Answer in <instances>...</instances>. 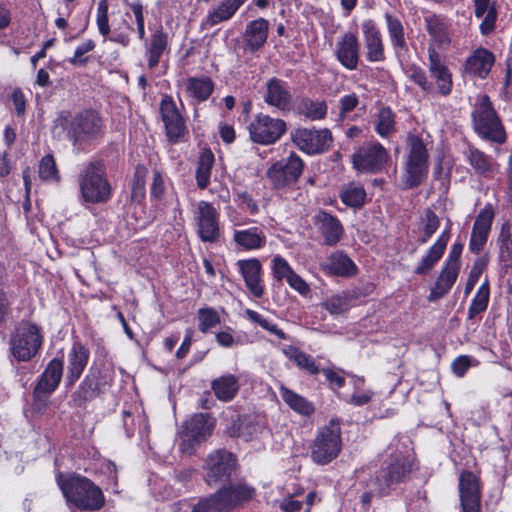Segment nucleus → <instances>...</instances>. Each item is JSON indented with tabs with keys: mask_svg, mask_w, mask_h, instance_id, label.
I'll use <instances>...</instances> for the list:
<instances>
[{
	"mask_svg": "<svg viewBox=\"0 0 512 512\" xmlns=\"http://www.w3.org/2000/svg\"><path fill=\"white\" fill-rule=\"evenodd\" d=\"M56 481L69 507L81 511H97L105 504L102 490L85 476L58 474Z\"/></svg>",
	"mask_w": 512,
	"mask_h": 512,
	"instance_id": "1",
	"label": "nucleus"
},
{
	"mask_svg": "<svg viewBox=\"0 0 512 512\" xmlns=\"http://www.w3.org/2000/svg\"><path fill=\"white\" fill-rule=\"evenodd\" d=\"M78 183L80 197L85 203L102 204L111 198V185L106 177L103 164L98 161L89 162L81 170Z\"/></svg>",
	"mask_w": 512,
	"mask_h": 512,
	"instance_id": "2",
	"label": "nucleus"
},
{
	"mask_svg": "<svg viewBox=\"0 0 512 512\" xmlns=\"http://www.w3.org/2000/svg\"><path fill=\"white\" fill-rule=\"evenodd\" d=\"M474 131L482 139L503 144L506 141L504 126L488 95H483L471 113Z\"/></svg>",
	"mask_w": 512,
	"mask_h": 512,
	"instance_id": "3",
	"label": "nucleus"
},
{
	"mask_svg": "<svg viewBox=\"0 0 512 512\" xmlns=\"http://www.w3.org/2000/svg\"><path fill=\"white\" fill-rule=\"evenodd\" d=\"M42 335L37 325L29 322L20 323L11 334L9 351L12 357L21 362L29 361L39 351Z\"/></svg>",
	"mask_w": 512,
	"mask_h": 512,
	"instance_id": "4",
	"label": "nucleus"
},
{
	"mask_svg": "<svg viewBox=\"0 0 512 512\" xmlns=\"http://www.w3.org/2000/svg\"><path fill=\"white\" fill-rule=\"evenodd\" d=\"M408 154L405 164L406 184L409 188L420 185L428 173V150L423 140L409 134L406 140Z\"/></svg>",
	"mask_w": 512,
	"mask_h": 512,
	"instance_id": "5",
	"label": "nucleus"
},
{
	"mask_svg": "<svg viewBox=\"0 0 512 512\" xmlns=\"http://www.w3.org/2000/svg\"><path fill=\"white\" fill-rule=\"evenodd\" d=\"M215 426V420L204 413L194 414L184 423L180 433L179 450L186 455H192L197 447L211 434Z\"/></svg>",
	"mask_w": 512,
	"mask_h": 512,
	"instance_id": "6",
	"label": "nucleus"
},
{
	"mask_svg": "<svg viewBox=\"0 0 512 512\" xmlns=\"http://www.w3.org/2000/svg\"><path fill=\"white\" fill-rule=\"evenodd\" d=\"M63 375V361L52 359L41 374L33 390V408L42 412L50 403L51 394L57 389Z\"/></svg>",
	"mask_w": 512,
	"mask_h": 512,
	"instance_id": "7",
	"label": "nucleus"
},
{
	"mask_svg": "<svg viewBox=\"0 0 512 512\" xmlns=\"http://www.w3.org/2000/svg\"><path fill=\"white\" fill-rule=\"evenodd\" d=\"M237 459L229 451L219 449L208 454L205 464V481L209 486L230 481L237 470Z\"/></svg>",
	"mask_w": 512,
	"mask_h": 512,
	"instance_id": "8",
	"label": "nucleus"
},
{
	"mask_svg": "<svg viewBox=\"0 0 512 512\" xmlns=\"http://www.w3.org/2000/svg\"><path fill=\"white\" fill-rule=\"evenodd\" d=\"M103 120L98 112L85 110L77 113L68 123L67 135L74 145L95 139L102 131Z\"/></svg>",
	"mask_w": 512,
	"mask_h": 512,
	"instance_id": "9",
	"label": "nucleus"
},
{
	"mask_svg": "<svg viewBox=\"0 0 512 512\" xmlns=\"http://www.w3.org/2000/svg\"><path fill=\"white\" fill-rule=\"evenodd\" d=\"M126 15H122L120 20H113L111 30L108 18V3L106 0H101L98 3L96 24L99 33L108 38L110 41L118 43L122 46H128L130 42V33L133 31V27L126 19Z\"/></svg>",
	"mask_w": 512,
	"mask_h": 512,
	"instance_id": "10",
	"label": "nucleus"
},
{
	"mask_svg": "<svg viewBox=\"0 0 512 512\" xmlns=\"http://www.w3.org/2000/svg\"><path fill=\"white\" fill-rule=\"evenodd\" d=\"M389 160V153L379 142H368L352 155L353 167L361 173H378Z\"/></svg>",
	"mask_w": 512,
	"mask_h": 512,
	"instance_id": "11",
	"label": "nucleus"
},
{
	"mask_svg": "<svg viewBox=\"0 0 512 512\" xmlns=\"http://www.w3.org/2000/svg\"><path fill=\"white\" fill-rule=\"evenodd\" d=\"M412 465L404 456H395L386 467L382 468L372 479L375 491L380 495H387L391 488L403 482L411 472Z\"/></svg>",
	"mask_w": 512,
	"mask_h": 512,
	"instance_id": "12",
	"label": "nucleus"
},
{
	"mask_svg": "<svg viewBox=\"0 0 512 512\" xmlns=\"http://www.w3.org/2000/svg\"><path fill=\"white\" fill-rule=\"evenodd\" d=\"M250 139L261 145H270L278 141L286 132V123L282 119L258 114L249 124Z\"/></svg>",
	"mask_w": 512,
	"mask_h": 512,
	"instance_id": "13",
	"label": "nucleus"
},
{
	"mask_svg": "<svg viewBox=\"0 0 512 512\" xmlns=\"http://www.w3.org/2000/svg\"><path fill=\"white\" fill-rule=\"evenodd\" d=\"M303 171L301 158L291 153L287 158L273 163L267 170L266 176L275 188H284L294 184Z\"/></svg>",
	"mask_w": 512,
	"mask_h": 512,
	"instance_id": "14",
	"label": "nucleus"
},
{
	"mask_svg": "<svg viewBox=\"0 0 512 512\" xmlns=\"http://www.w3.org/2000/svg\"><path fill=\"white\" fill-rule=\"evenodd\" d=\"M197 233L201 241L215 243L221 236L219 213L206 201H200L195 211Z\"/></svg>",
	"mask_w": 512,
	"mask_h": 512,
	"instance_id": "15",
	"label": "nucleus"
},
{
	"mask_svg": "<svg viewBox=\"0 0 512 512\" xmlns=\"http://www.w3.org/2000/svg\"><path fill=\"white\" fill-rule=\"evenodd\" d=\"M160 113L165 125L166 135L173 143L179 142L187 132L185 120L170 96H165L160 103Z\"/></svg>",
	"mask_w": 512,
	"mask_h": 512,
	"instance_id": "16",
	"label": "nucleus"
},
{
	"mask_svg": "<svg viewBox=\"0 0 512 512\" xmlns=\"http://www.w3.org/2000/svg\"><path fill=\"white\" fill-rule=\"evenodd\" d=\"M494 216L495 211L491 204L485 205L478 213L469 241V249L472 253L478 254L483 250L488 240Z\"/></svg>",
	"mask_w": 512,
	"mask_h": 512,
	"instance_id": "17",
	"label": "nucleus"
},
{
	"mask_svg": "<svg viewBox=\"0 0 512 512\" xmlns=\"http://www.w3.org/2000/svg\"><path fill=\"white\" fill-rule=\"evenodd\" d=\"M459 494L463 512L480 511V489L477 477L463 471L459 477Z\"/></svg>",
	"mask_w": 512,
	"mask_h": 512,
	"instance_id": "18",
	"label": "nucleus"
},
{
	"mask_svg": "<svg viewBox=\"0 0 512 512\" xmlns=\"http://www.w3.org/2000/svg\"><path fill=\"white\" fill-rule=\"evenodd\" d=\"M233 241L242 250H259L266 244V235L259 226L244 228L242 224L233 222Z\"/></svg>",
	"mask_w": 512,
	"mask_h": 512,
	"instance_id": "19",
	"label": "nucleus"
},
{
	"mask_svg": "<svg viewBox=\"0 0 512 512\" xmlns=\"http://www.w3.org/2000/svg\"><path fill=\"white\" fill-rule=\"evenodd\" d=\"M322 465L335 459L342 448L340 419L333 418L322 429Z\"/></svg>",
	"mask_w": 512,
	"mask_h": 512,
	"instance_id": "20",
	"label": "nucleus"
},
{
	"mask_svg": "<svg viewBox=\"0 0 512 512\" xmlns=\"http://www.w3.org/2000/svg\"><path fill=\"white\" fill-rule=\"evenodd\" d=\"M429 72L435 79L441 95L446 96L452 90V75L440 54L432 47L428 48Z\"/></svg>",
	"mask_w": 512,
	"mask_h": 512,
	"instance_id": "21",
	"label": "nucleus"
},
{
	"mask_svg": "<svg viewBox=\"0 0 512 512\" xmlns=\"http://www.w3.org/2000/svg\"><path fill=\"white\" fill-rule=\"evenodd\" d=\"M264 101L281 111L290 110L292 95L286 82L276 77L269 79L266 83V91L263 95Z\"/></svg>",
	"mask_w": 512,
	"mask_h": 512,
	"instance_id": "22",
	"label": "nucleus"
},
{
	"mask_svg": "<svg viewBox=\"0 0 512 512\" xmlns=\"http://www.w3.org/2000/svg\"><path fill=\"white\" fill-rule=\"evenodd\" d=\"M237 266L248 290L254 297L261 298L264 294V285L261 278L262 266L260 261L256 258L239 260Z\"/></svg>",
	"mask_w": 512,
	"mask_h": 512,
	"instance_id": "23",
	"label": "nucleus"
},
{
	"mask_svg": "<svg viewBox=\"0 0 512 512\" xmlns=\"http://www.w3.org/2000/svg\"><path fill=\"white\" fill-rule=\"evenodd\" d=\"M322 270L331 276L351 278L357 275L358 267L354 261L343 251H335L327 258Z\"/></svg>",
	"mask_w": 512,
	"mask_h": 512,
	"instance_id": "24",
	"label": "nucleus"
},
{
	"mask_svg": "<svg viewBox=\"0 0 512 512\" xmlns=\"http://www.w3.org/2000/svg\"><path fill=\"white\" fill-rule=\"evenodd\" d=\"M364 36V47L366 49V58L369 62H379L385 59L384 45L380 31L372 20L363 22L362 26Z\"/></svg>",
	"mask_w": 512,
	"mask_h": 512,
	"instance_id": "25",
	"label": "nucleus"
},
{
	"mask_svg": "<svg viewBox=\"0 0 512 512\" xmlns=\"http://www.w3.org/2000/svg\"><path fill=\"white\" fill-rule=\"evenodd\" d=\"M247 0H221L210 9L202 25L207 28L231 20Z\"/></svg>",
	"mask_w": 512,
	"mask_h": 512,
	"instance_id": "26",
	"label": "nucleus"
},
{
	"mask_svg": "<svg viewBox=\"0 0 512 512\" xmlns=\"http://www.w3.org/2000/svg\"><path fill=\"white\" fill-rule=\"evenodd\" d=\"M90 352L81 343H74L70 352L68 353V368L66 375V383L72 386L82 375L88 360Z\"/></svg>",
	"mask_w": 512,
	"mask_h": 512,
	"instance_id": "27",
	"label": "nucleus"
},
{
	"mask_svg": "<svg viewBox=\"0 0 512 512\" xmlns=\"http://www.w3.org/2000/svg\"><path fill=\"white\" fill-rule=\"evenodd\" d=\"M449 239L450 228L447 227L436 242L429 248L427 254L422 257L414 273L417 275H427L443 256Z\"/></svg>",
	"mask_w": 512,
	"mask_h": 512,
	"instance_id": "28",
	"label": "nucleus"
},
{
	"mask_svg": "<svg viewBox=\"0 0 512 512\" xmlns=\"http://www.w3.org/2000/svg\"><path fill=\"white\" fill-rule=\"evenodd\" d=\"M336 55L345 68L349 70L357 68L359 44L355 34L348 32L343 35L336 46Z\"/></svg>",
	"mask_w": 512,
	"mask_h": 512,
	"instance_id": "29",
	"label": "nucleus"
},
{
	"mask_svg": "<svg viewBox=\"0 0 512 512\" xmlns=\"http://www.w3.org/2000/svg\"><path fill=\"white\" fill-rule=\"evenodd\" d=\"M269 22L259 18L249 22L244 32L245 49L250 52L258 51L267 41Z\"/></svg>",
	"mask_w": 512,
	"mask_h": 512,
	"instance_id": "30",
	"label": "nucleus"
},
{
	"mask_svg": "<svg viewBox=\"0 0 512 512\" xmlns=\"http://www.w3.org/2000/svg\"><path fill=\"white\" fill-rule=\"evenodd\" d=\"M494 61V55L490 51L479 48L467 59L466 71L483 79L490 72Z\"/></svg>",
	"mask_w": 512,
	"mask_h": 512,
	"instance_id": "31",
	"label": "nucleus"
},
{
	"mask_svg": "<svg viewBox=\"0 0 512 512\" xmlns=\"http://www.w3.org/2000/svg\"><path fill=\"white\" fill-rule=\"evenodd\" d=\"M345 236L341 221L330 213L322 211V244L336 246Z\"/></svg>",
	"mask_w": 512,
	"mask_h": 512,
	"instance_id": "32",
	"label": "nucleus"
},
{
	"mask_svg": "<svg viewBox=\"0 0 512 512\" xmlns=\"http://www.w3.org/2000/svg\"><path fill=\"white\" fill-rule=\"evenodd\" d=\"M184 89L188 98L197 102L206 101L214 90V83L207 76L190 77L184 82Z\"/></svg>",
	"mask_w": 512,
	"mask_h": 512,
	"instance_id": "33",
	"label": "nucleus"
},
{
	"mask_svg": "<svg viewBox=\"0 0 512 512\" xmlns=\"http://www.w3.org/2000/svg\"><path fill=\"white\" fill-rule=\"evenodd\" d=\"M168 47V36L161 29L156 30L149 43L146 44L145 56L149 69H154L160 63V59Z\"/></svg>",
	"mask_w": 512,
	"mask_h": 512,
	"instance_id": "34",
	"label": "nucleus"
},
{
	"mask_svg": "<svg viewBox=\"0 0 512 512\" xmlns=\"http://www.w3.org/2000/svg\"><path fill=\"white\" fill-rule=\"evenodd\" d=\"M387 31L391 41V45L397 56L407 52L408 47L404 35V27L401 20L390 13L385 14Z\"/></svg>",
	"mask_w": 512,
	"mask_h": 512,
	"instance_id": "35",
	"label": "nucleus"
},
{
	"mask_svg": "<svg viewBox=\"0 0 512 512\" xmlns=\"http://www.w3.org/2000/svg\"><path fill=\"white\" fill-rule=\"evenodd\" d=\"M459 271V269L444 265L434 286L431 288L428 300L433 302L444 297L456 282Z\"/></svg>",
	"mask_w": 512,
	"mask_h": 512,
	"instance_id": "36",
	"label": "nucleus"
},
{
	"mask_svg": "<svg viewBox=\"0 0 512 512\" xmlns=\"http://www.w3.org/2000/svg\"><path fill=\"white\" fill-rule=\"evenodd\" d=\"M221 489L224 499H227L228 511L234 509L236 506L250 501L255 495V489L245 483H239L236 485L224 486Z\"/></svg>",
	"mask_w": 512,
	"mask_h": 512,
	"instance_id": "37",
	"label": "nucleus"
},
{
	"mask_svg": "<svg viewBox=\"0 0 512 512\" xmlns=\"http://www.w3.org/2000/svg\"><path fill=\"white\" fill-rule=\"evenodd\" d=\"M211 388L218 400L228 402L239 390V379L232 374L222 375L212 381Z\"/></svg>",
	"mask_w": 512,
	"mask_h": 512,
	"instance_id": "38",
	"label": "nucleus"
},
{
	"mask_svg": "<svg viewBox=\"0 0 512 512\" xmlns=\"http://www.w3.org/2000/svg\"><path fill=\"white\" fill-rule=\"evenodd\" d=\"M279 393L283 401L296 413L308 416L315 411V407L312 402L308 401L306 398L291 389L281 385Z\"/></svg>",
	"mask_w": 512,
	"mask_h": 512,
	"instance_id": "39",
	"label": "nucleus"
},
{
	"mask_svg": "<svg viewBox=\"0 0 512 512\" xmlns=\"http://www.w3.org/2000/svg\"><path fill=\"white\" fill-rule=\"evenodd\" d=\"M294 143L307 154L320 152V132L306 128L297 129L292 135Z\"/></svg>",
	"mask_w": 512,
	"mask_h": 512,
	"instance_id": "40",
	"label": "nucleus"
},
{
	"mask_svg": "<svg viewBox=\"0 0 512 512\" xmlns=\"http://www.w3.org/2000/svg\"><path fill=\"white\" fill-rule=\"evenodd\" d=\"M102 391L101 382L97 381L94 376L88 375L81 382L78 389L73 394V401L81 406L85 402L93 399Z\"/></svg>",
	"mask_w": 512,
	"mask_h": 512,
	"instance_id": "41",
	"label": "nucleus"
},
{
	"mask_svg": "<svg viewBox=\"0 0 512 512\" xmlns=\"http://www.w3.org/2000/svg\"><path fill=\"white\" fill-rule=\"evenodd\" d=\"M490 0H474L475 16L483 18L480 24V30L483 34H488L495 27L496 11L494 8H489Z\"/></svg>",
	"mask_w": 512,
	"mask_h": 512,
	"instance_id": "42",
	"label": "nucleus"
},
{
	"mask_svg": "<svg viewBox=\"0 0 512 512\" xmlns=\"http://www.w3.org/2000/svg\"><path fill=\"white\" fill-rule=\"evenodd\" d=\"M227 499L223 498L221 489L217 490L209 497L199 500L194 505L192 512H228Z\"/></svg>",
	"mask_w": 512,
	"mask_h": 512,
	"instance_id": "43",
	"label": "nucleus"
},
{
	"mask_svg": "<svg viewBox=\"0 0 512 512\" xmlns=\"http://www.w3.org/2000/svg\"><path fill=\"white\" fill-rule=\"evenodd\" d=\"M213 163L214 155L211 152V150H203L200 153L198 167L196 171V181L199 188L205 189L208 186Z\"/></svg>",
	"mask_w": 512,
	"mask_h": 512,
	"instance_id": "44",
	"label": "nucleus"
},
{
	"mask_svg": "<svg viewBox=\"0 0 512 512\" xmlns=\"http://www.w3.org/2000/svg\"><path fill=\"white\" fill-rule=\"evenodd\" d=\"M426 30L429 35L439 44L449 42L448 26L443 18L437 15L425 17Z\"/></svg>",
	"mask_w": 512,
	"mask_h": 512,
	"instance_id": "45",
	"label": "nucleus"
},
{
	"mask_svg": "<svg viewBox=\"0 0 512 512\" xmlns=\"http://www.w3.org/2000/svg\"><path fill=\"white\" fill-rule=\"evenodd\" d=\"M395 113L389 107L379 110L375 120V131L382 138H387L396 130Z\"/></svg>",
	"mask_w": 512,
	"mask_h": 512,
	"instance_id": "46",
	"label": "nucleus"
},
{
	"mask_svg": "<svg viewBox=\"0 0 512 512\" xmlns=\"http://www.w3.org/2000/svg\"><path fill=\"white\" fill-rule=\"evenodd\" d=\"M465 157L476 173L486 175L492 171V164L489 157L481 150L469 146L465 152Z\"/></svg>",
	"mask_w": 512,
	"mask_h": 512,
	"instance_id": "47",
	"label": "nucleus"
},
{
	"mask_svg": "<svg viewBox=\"0 0 512 512\" xmlns=\"http://www.w3.org/2000/svg\"><path fill=\"white\" fill-rule=\"evenodd\" d=\"M499 263L502 268L512 267V236L508 229L502 227L498 240Z\"/></svg>",
	"mask_w": 512,
	"mask_h": 512,
	"instance_id": "48",
	"label": "nucleus"
},
{
	"mask_svg": "<svg viewBox=\"0 0 512 512\" xmlns=\"http://www.w3.org/2000/svg\"><path fill=\"white\" fill-rule=\"evenodd\" d=\"M490 288L486 280L477 290L468 309V318L473 319L476 315L484 312L488 306Z\"/></svg>",
	"mask_w": 512,
	"mask_h": 512,
	"instance_id": "49",
	"label": "nucleus"
},
{
	"mask_svg": "<svg viewBox=\"0 0 512 512\" xmlns=\"http://www.w3.org/2000/svg\"><path fill=\"white\" fill-rule=\"evenodd\" d=\"M440 226L439 217L431 210L427 209L421 218L420 237L418 242L425 244L434 235Z\"/></svg>",
	"mask_w": 512,
	"mask_h": 512,
	"instance_id": "50",
	"label": "nucleus"
},
{
	"mask_svg": "<svg viewBox=\"0 0 512 512\" xmlns=\"http://www.w3.org/2000/svg\"><path fill=\"white\" fill-rule=\"evenodd\" d=\"M286 356L293 360L298 367L304 369L306 372L310 374H317L318 367L316 366L314 360L307 354L303 353L296 347H289L284 350Z\"/></svg>",
	"mask_w": 512,
	"mask_h": 512,
	"instance_id": "51",
	"label": "nucleus"
},
{
	"mask_svg": "<svg viewBox=\"0 0 512 512\" xmlns=\"http://www.w3.org/2000/svg\"><path fill=\"white\" fill-rule=\"evenodd\" d=\"M366 199V192L363 187L349 185L341 193L342 202L352 208H361Z\"/></svg>",
	"mask_w": 512,
	"mask_h": 512,
	"instance_id": "52",
	"label": "nucleus"
},
{
	"mask_svg": "<svg viewBox=\"0 0 512 512\" xmlns=\"http://www.w3.org/2000/svg\"><path fill=\"white\" fill-rule=\"evenodd\" d=\"M39 177L45 182H59L60 175L54 157L50 154L44 156L39 164Z\"/></svg>",
	"mask_w": 512,
	"mask_h": 512,
	"instance_id": "53",
	"label": "nucleus"
},
{
	"mask_svg": "<svg viewBox=\"0 0 512 512\" xmlns=\"http://www.w3.org/2000/svg\"><path fill=\"white\" fill-rule=\"evenodd\" d=\"M245 315L251 322L258 324L266 331L276 335L279 339H286V334L279 329L276 324H273L260 313L251 309H246Z\"/></svg>",
	"mask_w": 512,
	"mask_h": 512,
	"instance_id": "54",
	"label": "nucleus"
},
{
	"mask_svg": "<svg viewBox=\"0 0 512 512\" xmlns=\"http://www.w3.org/2000/svg\"><path fill=\"white\" fill-rule=\"evenodd\" d=\"M199 330L206 333L220 323L218 313L212 308H202L198 311Z\"/></svg>",
	"mask_w": 512,
	"mask_h": 512,
	"instance_id": "55",
	"label": "nucleus"
},
{
	"mask_svg": "<svg viewBox=\"0 0 512 512\" xmlns=\"http://www.w3.org/2000/svg\"><path fill=\"white\" fill-rule=\"evenodd\" d=\"M271 268L274 278L278 281L287 280L294 273L289 263L279 255L273 257Z\"/></svg>",
	"mask_w": 512,
	"mask_h": 512,
	"instance_id": "56",
	"label": "nucleus"
},
{
	"mask_svg": "<svg viewBox=\"0 0 512 512\" xmlns=\"http://www.w3.org/2000/svg\"><path fill=\"white\" fill-rule=\"evenodd\" d=\"M487 263H488V260L485 257H480L475 260V262L471 268V271L469 273V277H468V280H467V283L465 286V290H464L465 295H468L471 293L475 284L479 280L482 272L485 270Z\"/></svg>",
	"mask_w": 512,
	"mask_h": 512,
	"instance_id": "57",
	"label": "nucleus"
},
{
	"mask_svg": "<svg viewBox=\"0 0 512 512\" xmlns=\"http://www.w3.org/2000/svg\"><path fill=\"white\" fill-rule=\"evenodd\" d=\"M322 374L328 381L329 387L334 391L345 385V372L340 368H322Z\"/></svg>",
	"mask_w": 512,
	"mask_h": 512,
	"instance_id": "58",
	"label": "nucleus"
},
{
	"mask_svg": "<svg viewBox=\"0 0 512 512\" xmlns=\"http://www.w3.org/2000/svg\"><path fill=\"white\" fill-rule=\"evenodd\" d=\"M408 73L409 78L423 91L430 92L432 90V83L428 81L425 72L421 68L412 66Z\"/></svg>",
	"mask_w": 512,
	"mask_h": 512,
	"instance_id": "59",
	"label": "nucleus"
},
{
	"mask_svg": "<svg viewBox=\"0 0 512 512\" xmlns=\"http://www.w3.org/2000/svg\"><path fill=\"white\" fill-rule=\"evenodd\" d=\"M95 48L93 40H86L80 44L76 49L74 56L69 60L72 65H84L87 62V58H83V55L92 51Z\"/></svg>",
	"mask_w": 512,
	"mask_h": 512,
	"instance_id": "60",
	"label": "nucleus"
},
{
	"mask_svg": "<svg viewBox=\"0 0 512 512\" xmlns=\"http://www.w3.org/2000/svg\"><path fill=\"white\" fill-rule=\"evenodd\" d=\"M299 113L310 120L320 119V107L310 99H303L298 107Z\"/></svg>",
	"mask_w": 512,
	"mask_h": 512,
	"instance_id": "61",
	"label": "nucleus"
},
{
	"mask_svg": "<svg viewBox=\"0 0 512 512\" xmlns=\"http://www.w3.org/2000/svg\"><path fill=\"white\" fill-rule=\"evenodd\" d=\"M145 175L146 169L138 166L135 171V177L133 181L132 196L143 197L145 192Z\"/></svg>",
	"mask_w": 512,
	"mask_h": 512,
	"instance_id": "62",
	"label": "nucleus"
},
{
	"mask_svg": "<svg viewBox=\"0 0 512 512\" xmlns=\"http://www.w3.org/2000/svg\"><path fill=\"white\" fill-rule=\"evenodd\" d=\"M165 192V183L162 173L158 170L153 171V182L150 194L156 200H161Z\"/></svg>",
	"mask_w": 512,
	"mask_h": 512,
	"instance_id": "63",
	"label": "nucleus"
},
{
	"mask_svg": "<svg viewBox=\"0 0 512 512\" xmlns=\"http://www.w3.org/2000/svg\"><path fill=\"white\" fill-rule=\"evenodd\" d=\"M473 359L467 355L458 356L451 365L453 373L458 377H463L469 367L472 365Z\"/></svg>",
	"mask_w": 512,
	"mask_h": 512,
	"instance_id": "64",
	"label": "nucleus"
}]
</instances>
